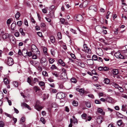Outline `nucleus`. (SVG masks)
<instances>
[{"instance_id":"nucleus-1","label":"nucleus","mask_w":127,"mask_h":127,"mask_svg":"<svg viewBox=\"0 0 127 127\" xmlns=\"http://www.w3.org/2000/svg\"><path fill=\"white\" fill-rule=\"evenodd\" d=\"M40 62L44 67L46 66L47 64V60L44 57H43L41 59Z\"/></svg>"},{"instance_id":"nucleus-2","label":"nucleus","mask_w":127,"mask_h":127,"mask_svg":"<svg viewBox=\"0 0 127 127\" xmlns=\"http://www.w3.org/2000/svg\"><path fill=\"white\" fill-rule=\"evenodd\" d=\"M84 51H85L86 53H87L88 54H90L91 53V50L89 48L87 45L86 44H84Z\"/></svg>"},{"instance_id":"nucleus-3","label":"nucleus","mask_w":127,"mask_h":127,"mask_svg":"<svg viewBox=\"0 0 127 127\" xmlns=\"http://www.w3.org/2000/svg\"><path fill=\"white\" fill-rule=\"evenodd\" d=\"M115 56L117 58L124 59L126 58V57L122 55L119 52H116L114 54Z\"/></svg>"},{"instance_id":"nucleus-4","label":"nucleus","mask_w":127,"mask_h":127,"mask_svg":"<svg viewBox=\"0 0 127 127\" xmlns=\"http://www.w3.org/2000/svg\"><path fill=\"white\" fill-rule=\"evenodd\" d=\"M57 97L59 99H62L65 97L64 94L63 93H57L56 95Z\"/></svg>"},{"instance_id":"nucleus-5","label":"nucleus","mask_w":127,"mask_h":127,"mask_svg":"<svg viewBox=\"0 0 127 127\" xmlns=\"http://www.w3.org/2000/svg\"><path fill=\"white\" fill-rule=\"evenodd\" d=\"M75 20L77 21L81 22L83 20V16L81 15H78L77 16Z\"/></svg>"},{"instance_id":"nucleus-6","label":"nucleus","mask_w":127,"mask_h":127,"mask_svg":"<svg viewBox=\"0 0 127 127\" xmlns=\"http://www.w3.org/2000/svg\"><path fill=\"white\" fill-rule=\"evenodd\" d=\"M7 63L9 66H11L13 64V60L10 57L8 58Z\"/></svg>"},{"instance_id":"nucleus-7","label":"nucleus","mask_w":127,"mask_h":127,"mask_svg":"<svg viewBox=\"0 0 127 127\" xmlns=\"http://www.w3.org/2000/svg\"><path fill=\"white\" fill-rule=\"evenodd\" d=\"M95 29L96 31L99 33H100L102 30V28L100 26H96Z\"/></svg>"},{"instance_id":"nucleus-8","label":"nucleus","mask_w":127,"mask_h":127,"mask_svg":"<svg viewBox=\"0 0 127 127\" xmlns=\"http://www.w3.org/2000/svg\"><path fill=\"white\" fill-rule=\"evenodd\" d=\"M103 118L101 116H99L96 120L97 123L98 124H100L102 122Z\"/></svg>"},{"instance_id":"nucleus-9","label":"nucleus","mask_w":127,"mask_h":127,"mask_svg":"<svg viewBox=\"0 0 127 127\" xmlns=\"http://www.w3.org/2000/svg\"><path fill=\"white\" fill-rule=\"evenodd\" d=\"M89 9L93 10L95 11H96L97 10L96 6L95 5H91L89 7Z\"/></svg>"},{"instance_id":"nucleus-10","label":"nucleus","mask_w":127,"mask_h":127,"mask_svg":"<svg viewBox=\"0 0 127 127\" xmlns=\"http://www.w3.org/2000/svg\"><path fill=\"white\" fill-rule=\"evenodd\" d=\"M21 106L22 107H25L28 109L29 110H31V108L28 105L27 103L25 102H23L21 103Z\"/></svg>"},{"instance_id":"nucleus-11","label":"nucleus","mask_w":127,"mask_h":127,"mask_svg":"<svg viewBox=\"0 0 127 127\" xmlns=\"http://www.w3.org/2000/svg\"><path fill=\"white\" fill-rule=\"evenodd\" d=\"M76 90L77 91L79 92L81 95H82L84 93V90L83 89H79V88H77Z\"/></svg>"},{"instance_id":"nucleus-12","label":"nucleus","mask_w":127,"mask_h":127,"mask_svg":"<svg viewBox=\"0 0 127 127\" xmlns=\"http://www.w3.org/2000/svg\"><path fill=\"white\" fill-rule=\"evenodd\" d=\"M87 62L89 65H92L94 64L93 60L91 59H88L87 60Z\"/></svg>"},{"instance_id":"nucleus-13","label":"nucleus","mask_w":127,"mask_h":127,"mask_svg":"<svg viewBox=\"0 0 127 127\" xmlns=\"http://www.w3.org/2000/svg\"><path fill=\"white\" fill-rule=\"evenodd\" d=\"M31 78V77H28L27 78V82L30 85L32 86H33V83H32V80Z\"/></svg>"},{"instance_id":"nucleus-14","label":"nucleus","mask_w":127,"mask_h":127,"mask_svg":"<svg viewBox=\"0 0 127 127\" xmlns=\"http://www.w3.org/2000/svg\"><path fill=\"white\" fill-rule=\"evenodd\" d=\"M117 123L118 125L119 126H121L122 127H123L124 126V124L122 120H118L117 122Z\"/></svg>"},{"instance_id":"nucleus-15","label":"nucleus","mask_w":127,"mask_h":127,"mask_svg":"<svg viewBox=\"0 0 127 127\" xmlns=\"http://www.w3.org/2000/svg\"><path fill=\"white\" fill-rule=\"evenodd\" d=\"M35 107L36 109L38 111H40L43 108L42 106H40L38 104H36Z\"/></svg>"},{"instance_id":"nucleus-16","label":"nucleus","mask_w":127,"mask_h":127,"mask_svg":"<svg viewBox=\"0 0 127 127\" xmlns=\"http://www.w3.org/2000/svg\"><path fill=\"white\" fill-rule=\"evenodd\" d=\"M111 84L117 89H119V88L120 87V86L118 84L114 82L112 83H111Z\"/></svg>"},{"instance_id":"nucleus-17","label":"nucleus","mask_w":127,"mask_h":127,"mask_svg":"<svg viewBox=\"0 0 127 127\" xmlns=\"http://www.w3.org/2000/svg\"><path fill=\"white\" fill-rule=\"evenodd\" d=\"M52 74L53 75L55 76L56 77H59L60 75V73L57 71H54L52 72Z\"/></svg>"},{"instance_id":"nucleus-18","label":"nucleus","mask_w":127,"mask_h":127,"mask_svg":"<svg viewBox=\"0 0 127 127\" xmlns=\"http://www.w3.org/2000/svg\"><path fill=\"white\" fill-rule=\"evenodd\" d=\"M98 112L101 114L103 115H104L105 114L104 112L103 111V110L100 108H99L97 110Z\"/></svg>"},{"instance_id":"nucleus-19","label":"nucleus","mask_w":127,"mask_h":127,"mask_svg":"<svg viewBox=\"0 0 127 127\" xmlns=\"http://www.w3.org/2000/svg\"><path fill=\"white\" fill-rule=\"evenodd\" d=\"M16 24V22H14L11 24V28L13 31L14 30Z\"/></svg>"},{"instance_id":"nucleus-20","label":"nucleus","mask_w":127,"mask_h":127,"mask_svg":"<svg viewBox=\"0 0 127 127\" xmlns=\"http://www.w3.org/2000/svg\"><path fill=\"white\" fill-rule=\"evenodd\" d=\"M49 17L50 18H53L55 17L54 12L53 11H51L49 15Z\"/></svg>"},{"instance_id":"nucleus-21","label":"nucleus","mask_w":127,"mask_h":127,"mask_svg":"<svg viewBox=\"0 0 127 127\" xmlns=\"http://www.w3.org/2000/svg\"><path fill=\"white\" fill-rule=\"evenodd\" d=\"M67 77L66 74L65 72H62L61 75V78L62 79H65Z\"/></svg>"},{"instance_id":"nucleus-22","label":"nucleus","mask_w":127,"mask_h":127,"mask_svg":"<svg viewBox=\"0 0 127 127\" xmlns=\"http://www.w3.org/2000/svg\"><path fill=\"white\" fill-rule=\"evenodd\" d=\"M39 80L37 78H34L32 80V83H33V85L35 84H36V83H39Z\"/></svg>"},{"instance_id":"nucleus-23","label":"nucleus","mask_w":127,"mask_h":127,"mask_svg":"<svg viewBox=\"0 0 127 127\" xmlns=\"http://www.w3.org/2000/svg\"><path fill=\"white\" fill-rule=\"evenodd\" d=\"M112 72L114 75H117L119 73L118 70L116 69H113Z\"/></svg>"},{"instance_id":"nucleus-24","label":"nucleus","mask_w":127,"mask_h":127,"mask_svg":"<svg viewBox=\"0 0 127 127\" xmlns=\"http://www.w3.org/2000/svg\"><path fill=\"white\" fill-rule=\"evenodd\" d=\"M59 63L61 64L63 66H64L65 65V64L63 61L61 59H59L58 61Z\"/></svg>"},{"instance_id":"nucleus-25","label":"nucleus","mask_w":127,"mask_h":127,"mask_svg":"<svg viewBox=\"0 0 127 127\" xmlns=\"http://www.w3.org/2000/svg\"><path fill=\"white\" fill-rule=\"evenodd\" d=\"M10 35H9L7 33H5L2 35V38L4 39H5L7 38H9Z\"/></svg>"},{"instance_id":"nucleus-26","label":"nucleus","mask_w":127,"mask_h":127,"mask_svg":"<svg viewBox=\"0 0 127 127\" xmlns=\"http://www.w3.org/2000/svg\"><path fill=\"white\" fill-rule=\"evenodd\" d=\"M22 52L23 56H26L25 55L26 54H27V50L26 49H23Z\"/></svg>"},{"instance_id":"nucleus-27","label":"nucleus","mask_w":127,"mask_h":127,"mask_svg":"<svg viewBox=\"0 0 127 127\" xmlns=\"http://www.w3.org/2000/svg\"><path fill=\"white\" fill-rule=\"evenodd\" d=\"M127 105L126 104L123 105L122 106V110L124 111L125 112L127 110L126 107Z\"/></svg>"},{"instance_id":"nucleus-28","label":"nucleus","mask_w":127,"mask_h":127,"mask_svg":"<svg viewBox=\"0 0 127 127\" xmlns=\"http://www.w3.org/2000/svg\"><path fill=\"white\" fill-rule=\"evenodd\" d=\"M50 40L51 42L53 43L55 42V39L54 37L53 36H51L50 37Z\"/></svg>"},{"instance_id":"nucleus-29","label":"nucleus","mask_w":127,"mask_h":127,"mask_svg":"<svg viewBox=\"0 0 127 127\" xmlns=\"http://www.w3.org/2000/svg\"><path fill=\"white\" fill-rule=\"evenodd\" d=\"M25 121V117H22L20 120V124H23V123Z\"/></svg>"},{"instance_id":"nucleus-30","label":"nucleus","mask_w":127,"mask_h":127,"mask_svg":"<svg viewBox=\"0 0 127 127\" xmlns=\"http://www.w3.org/2000/svg\"><path fill=\"white\" fill-rule=\"evenodd\" d=\"M73 123L74 124H77L78 123V121L77 120V119L75 118V116H73Z\"/></svg>"},{"instance_id":"nucleus-31","label":"nucleus","mask_w":127,"mask_h":127,"mask_svg":"<svg viewBox=\"0 0 127 127\" xmlns=\"http://www.w3.org/2000/svg\"><path fill=\"white\" fill-rule=\"evenodd\" d=\"M19 31L21 34L23 36L25 35V33L24 32L23 29L22 28H20L19 29Z\"/></svg>"},{"instance_id":"nucleus-32","label":"nucleus","mask_w":127,"mask_h":127,"mask_svg":"<svg viewBox=\"0 0 127 127\" xmlns=\"http://www.w3.org/2000/svg\"><path fill=\"white\" fill-rule=\"evenodd\" d=\"M32 50V52H35L34 51L35 50V51H37L36 50V46L34 45H32L31 46Z\"/></svg>"},{"instance_id":"nucleus-33","label":"nucleus","mask_w":127,"mask_h":127,"mask_svg":"<svg viewBox=\"0 0 127 127\" xmlns=\"http://www.w3.org/2000/svg\"><path fill=\"white\" fill-rule=\"evenodd\" d=\"M42 74L45 77L48 76V75L47 72L45 71H42Z\"/></svg>"},{"instance_id":"nucleus-34","label":"nucleus","mask_w":127,"mask_h":127,"mask_svg":"<svg viewBox=\"0 0 127 127\" xmlns=\"http://www.w3.org/2000/svg\"><path fill=\"white\" fill-rule=\"evenodd\" d=\"M33 89L36 92H37V91H39L40 90L39 88L37 86L34 87L33 88Z\"/></svg>"},{"instance_id":"nucleus-35","label":"nucleus","mask_w":127,"mask_h":127,"mask_svg":"<svg viewBox=\"0 0 127 127\" xmlns=\"http://www.w3.org/2000/svg\"><path fill=\"white\" fill-rule=\"evenodd\" d=\"M39 84L40 87H43L45 86V83L44 82L42 81H40L39 82Z\"/></svg>"},{"instance_id":"nucleus-36","label":"nucleus","mask_w":127,"mask_h":127,"mask_svg":"<svg viewBox=\"0 0 127 127\" xmlns=\"http://www.w3.org/2000/svg\"><path fill=\"white\" fill-rule=\"evenodd\" d=\"M3 80L4 84H5L6 85L8 84L9 83V80L7 78H5Z\"/></svg>"},{"instance_id":"nucleus-37","label":"nucleus","mask_w":127,"mask_h":127,"mask_svg":"<svg viewBox=\"0 0 127 127\" xmlns=\"http://www.w3.org/2000/svg\"><path fill=\"white\" fill-rule=\"evenodd\" d=\"M50 52L51 55L53 56H54L55 54V50L53 49H51L50 50Z\"/></svg>"},{"instance_id":"nucleus-38","label":"nucleus","mask_w":127,"mask_h":127,"mask_svg":"<svg viewBox=\"0 0 127 127\" xmlns=\"http://www.w3.org/2000/svg\"><path fill=\"white\" fill-rule=\"evenodd\" d=\"M97 56L95 55H93L92 57V59L93 61V60L94 61H97Z\"/></svg>"},{"instance_id":"nucleus-39","label":"nucleus","mask_w":127,"mask_h":127,"mask_svg":"<svg viewBox=\"0 0 127 127\" xmlns=\"http://www.w3.org/2000/svg\"><path fill=\"white\" fill-rule=\"evenodd\" d=\"M47 49L46 48L44 47L43 49V51L44 52V54L46 55H48V53L47 52Z\"/></svg>"},{"instance_id":"nucleus-40","label":"nucleus","mask_w":127,"mask_h":127,"mask_svg":"<svg viewBox=\"0 0 127 127\" xmlns=\"http://www.w3.org/2000/svg\"><path fill=\"white\" fill-rule=\"evenodd\" d=\"M78 65L82 67H84L85 66V65L83 63L79 62L78 63Z\"/></svg>"},{"instance_id":"nucleus-41","label":"nucleus","mask_w":127,"mask_h":127,"mask_svg":"<svg viewBox=\"0 0 127 127\" xmlns=\"http://www.w3.org/2000/svg\"><path fill=\"white\" fill-rule=\"evenodd\" d=\"M106 101L109 103L112 102V98L111 97H108L106 99Z\"/></svg>"},{"instance_id":"nucleus-42","label":"nucleus","mask_w":127,"mask_h":127,"mask_svg":"<svg viewBox=\"0 0 127 127\" xmlns=\"http://www.w3.org/2000/svg\"><path fill=\"white\" fill-rule=\"evenodd\" d=\"M72 104L74 106H77L78 105V103L77 101L73 100L72 102Z\"/></svg>"},{"instance_id":"nucleus-43","label":"nucleus","mask_w":127,"mask_h":127,"mask_svg":"<svg viewBox=\"0 0 127 127\" xmlns=\"http://www.w3.org/2000/svg\"><path fill=\"white\" fill-rule=\"evenodd\" d=\"M71 81L72 82L76 83L77 81V80L74 78H72L71 79Z\"/></svg>"},{"instance_id":"nucleus-44","label":"nucleus","mask_w":127,"mask_h":127,"mask_svg":"<svg viewBox=\"0 0 127 127\" xmlns=\"http://www.w3.org/2000/svg\"><path fill=\"white\" fill-rule=\"evenodd\" d=\"M104 81L105 83L107 84L109 83L110 82V80L107 78H105L104 79Z\"/></svg>"},{"instance_id":"nucleus-45","label":"nucleus","mask_w":127,"mask_h":127,"mask_svg":"<svg viewBox=\"0 0 127 127\" xmlns=\"http://www.w3.org/2000/svg\"><path fill=\"white\" fill-rule=\"evenodd\" d=\"M103 59L106 61H109L110 59V58L108 57H103Z\"/></svg>"},{"instance_id":"nucleus-46","label":"nucleus","mask_w":127,"mask_h":127,"mask_svg":"<svg viewBox=\"0 0 127 127\" xmlns=\"http://www.w3.org/2000/svg\"><path fill=\"white\" fill-rule=\"evenodd\" d=\"M52 70H54V69H57V67L55 66V64L52 65L50 68Z\"/></svg>"},{"instance_id":"nucleus-47","label":"nucleus","mask_w":127,"mask_h":127,"mask_svg":"<svg viewBox=\"0 0 127 127\" xmlns=\"http://www.w3.org/2000/svg\"><path fill=\"white\" fill-rule=\"evenodd\" d=\"M37 69L40 72L42 70V68L41 67L40 65H38L37 67Z\"/></svg>"},{"instance_id":"nucleus-48","label":"nucleus","mask_w":127,"mask_h":127,"mask_svg":"<svg viewBox=\"0 0 127 127\" xmlns=\"http://www.w3.org/2000/svg\"><path fill=\"white\" fill-rule=\"evenodd\" d=\"M123 8L125 11H127V5H124L122 6Z\"/></svg>"},{"instance_id":"nucleus-49","label":"nucleus","mask_w":127,"mask_h":127,"mask_svg":"<svg viewBox=\"0 0 127 127\" xmlns=\"http://www.w3.org/2000/svg\"><path fill=\"white\" fill-rule=\"evenodd\" d=\"M40 121L44 124L45 123V119L41 117L40 119Z\"/></svg>"},{"instance_id":"nucleus-50","label":"nucleus","mask_w":127,"mask_h":127,"mask_svg":"<svg viewBox=\"0 0 127 127\" xmlns=\"http://www.w3.org/2000/svg\"><path fill=\"white\" fill-rule=\"evenodd\" d=\"M86 105L87 107H88L90 108L91 107V104L90 102H86Z\"/></svg>"},{"instance_id":"nucleus-51","label":"nucleus","mask_w":127,"mask_h":127,"mask_svg":"<svg viewBox=\"0 0 127 127\" xmlns=\"http://www.w3.org/2000/svg\"><path fill=\"white\" fill-rule=\"evenodd\" d=\"M20 16V13L19 12H17L15 15V17L16 19H18Z\"/></svg>"},{"instance_id":"nucleus-52","label":"nucleus","mask_w":127,"mask_h":127,"mask_svg":"<svg viewBox=\"0 0 127 127\" xmlns=\"http://www.w3.org/2000/svg\"><path fill=\"white\" fill-rule=\"evenodd\" d=\"M65 21V19L63 18H61L60 19V22L62 24H64Z\"/></svg>"},{"instance_id":"nucleus-53","label":"nucleus","mask_w":127,"mask_h":127,"mask_svg":"<svg viewBox=\"0 0 127 127\" xmlns=\"http://www.w3.org/2000/svg\"><path fill=\"white\" fill-rule=\"evenodd\" d=\"M49 63L50 64H52L54 62V60L52 58L50 59H49Z\"/></svg>"},{"instance_id":"nucleus-54","label":"nucleus","mask_w":127,"mask_h":127,"mask_svg":"<svg viewBox=\"0 0 127 127\" xmlns=\"http://www.w3.org/2000/svg\"><path fill=\"white\" fill-rule=\"evenodd\" d=\"M4 126V124L2 121H0V127H3Z\"/></svg>"},{"instance_id":"nucleus-55","label":"nucleus","mask_w":127,"mask_h":127,"mask_svg":"<svg viewBox=\"0 0 127 127\" xmlns=\"http://www.w3.org/2000/svg\"><path fill=\"white\" fill-rule=\"evenodd\" d=\"M9 38L11 41V40H12L13 41H15L14 38L13 36H9Z\"/></svg>"},{"instance_id":"nucleus-56","label":"nucleus","mask_w":127,"mask_h":127,"mask_svg":"<svg viewBox=\"0 0 127 127\" xmlns=\"http://www.w3.org/2000/svg\"><path fill=\"white\" fill-rule=\"evenodd\" d=\"M13 84L14 85L15 87H17L18 86V83L16 81H14L13 82Z\"/></svg>"},{"instance_id":"nucleus-57","label":"nucleus","mask_w":127,"mask_h":127,"mask_svg":"<svg viewBox=\"0 0 127 127\" xmlns=\"http://www.w3.org/2000/svg\"><path fill=\"white\" fill-rule=\"evenodd\" d=\"M58 38L59 39H61L62 38V35L61 33V32H59L58 33Z\"/></svg>"},{"instance_id":"nucleus-58","label":"nucleus","mask_w":127,"mask_h":127,"mask_svg":"<svg viewBox=\"0 0 127 127\" xmlns=\"http://www.w3.org/2000/svg\"><path fill=\"white\" fill-rule=\"evenodd\" d=\"M73 119H70V124H69L68 126V127H72V123H73Z\"/></svg>"},{"instance_id":"nucleus-59","label":"nucleus","mask_w":127,"mask_h":127,"mask_svg":"<svg viewBox=\"0 0 127 127\" xmlns=\"http://www.w3.org/2000/svg\"><path fill=\"white\" fill-rule=\"evenodd\" d=\"M22 22L21 21H18L17 22V24L19 26H20L22 25Z\"/></svg>"},{"instance_id":"nucleus-60","label":"nucleus","mask_w":127,"mask_h":127,"mask_svg":"<svg viewBox=\"0 0 127 127\" xmlns=\"http://www.w3.org/2000/svg\"><path fill=\"white\" fill-rule=\"evenodd\" d=\"M109 68L105 66L104 67H103V70L104 71H107L108 70Z\"/></svg>"},{"instance_id":"nucleus-61","label":"nucleus","mask_w":127,"mask_h":127,"mask_svg":"<svg viewBox=\"0 0 127 127\" xmlns=\"http://www.w3.org/2000/svg\"><path fill=\"white\" fill-rule=\"evenodd\" d=\"M95 103L97 104H101V102L99 100H95Z\"/></svg>"},{"instance_id":"nucleus-62","label":"nucleus","mask_w":127,"mask_h":127,"mask_svg":"<svg viewBox=\"0 0 127 127\" xmlns=\"http://www.w3.org/2000/svg\"><path fill=\"white\" fill-rule=\"evenodd\" d=\"M118 89L121 92H123L124 91V90L123 89L122 87L120 86V87L119 88V89Z\"/></svg>"},{"instance_id":"nucleus-63","label":"nucleus","mask_w":127,"mask_h":127,"mask_svg":"<svg viewBox=\"0 0 127 127\" xmlns=\"http://www.w3.org/2000/svg\"><path fill=\"white\" fill-rule=\"evenodd\" d=\"M92 74H93L95 75H97V73L96 72L95 70V69H94L92 71Z\"/></svg>"},{"instance_id":"nucleus-64","label":"nucleus","mask_w":127,"mask_h":127,"mask_svg":"<svg viewBox=\"0 0 127 127\" xmlns=\"http://www.w3.org/2000/svg\"><path fill=\"white\" fill-rule=\"evenodd\" d=\"M123 53L125 54V55L126 57V58H127V50L123 51Z\"/></svg>"}]
</instances>
